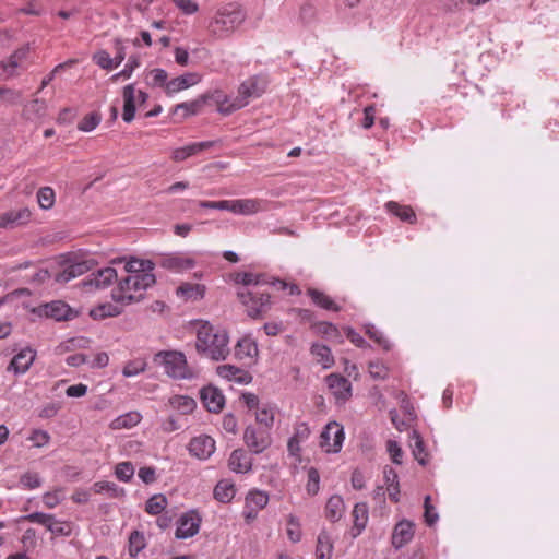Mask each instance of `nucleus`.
<instances>
[{
	"instance_id": "obj_1",
	"label": "nucleus",
	"mask_w": 559,
	"mask_h": 559,
	"mask_svg": "<svg viewBox=\"0 0 559 559\" xmlns=\"http://www.w3.org/2000/svg\"><path fill=\"white\" fill-rule=\"evenodd\" d=\"M229 337L225 330L202 323L197 332V352L212 360H225L229 355Z\"/></svg>"
},
{
	"instance_id": "obj_2",
	"label": "nucleus",
	"mask_w": 559,
	"mask_h": 559,
	"mask_svg": "<svg viewBox=\"0 0 559 559\" xmlns=\"http://www.w3.org/2000/svg\"><path fill=\"white\" fill-rule=\"evenodd\" d=\"M246 20L245 11L229 3L219 8L207 25L209 34L215 39L228 38Z\"/></svg>"
},
{
	"instance_id": "obj_3",
	"label": "nucleus",
	"mask_w": 559,
	"mask_h": 559,
	"mask_svg": "<svg viewBox=\"0 0 559 559\" xmlns=\"http://www.w3.org/2000/svg\"><path fill=\"white\" fill-rule=\"evenodd\" d=\"M155 282L154 274L128 275L118 282L117 288L112 290V299L123 306L139 302L143 299L144 292Z\"/></svg>"
},
{
	"instance_id": "obj_4",
	"label": "nucleus",
	"mask_w": 559,
	"mask_h": 559,
	"mask_svg": "<svg viewBox=\"0 0 559 559\" xmlns=\"http://www.w3.org/2000/svg\"><path fill=\"white\" fill-rule=\"evenodd\" d=\"M267 81L260 76L253 75L243 81L238 87V95L231 102V108L225 111H236L246 107L250 99L260 97L266 90Z\"/></svg>"
},
{
	"instance_id": "obj_5",
	"label": "nucleus",
	"mask_w": 559,
	"mask_h": 559,
	"mask_svg": "<svg viewBox=\"0 0 559 559\" xmlns=\"http://www.w3.org/2000/svg\"><path fill=\"white\" fill-rule=\"evenodd\" d=\"M238 297L246 307L248 316L251 318L262 316L271 306L270 293L262 287L245 288L239 290Z\"/></svg>"
},
{
	"instance_id": "obj_6",
	"label": "nucleus",
	"mask_w": 559,
	"mask_h": 559,
	"mask_svg": "<svg viewBox=\"0 0 559 559\" xmlns=\"http://www.w3.org/2000/svg\"><path fill=\"white\" fill-rule=\"evenodd\" d=\"M163 358L165 373L174 379H190L193 372L187 364L186 356L180 352H164L157 355Z\"/></svg>"
},
{
	"instance_id": "obj_7",
	"label": "nucleus",
	"mask_w": 559,
	"mask_h": 559,
	"mask_svg": "<svg viewBox=\"0 0 559 559\" xmlns=\"http://www.w3.org/2000/svg\"><path fill=\"white\" fill-rule=\"evenodd\" d=\"M243 441L252 453L260 454L271 445L272 438L267 429L249 426L245 430Z\"/></svg>"
},
{
	"instance_id": "obj_8",
	"label": "nucleus",
	"mask_w": 559,
	"mask_h": 559,
	"mask_svg": "<svg viewBox=\"0 0 559 559\" xmlns=\"http://www.w3.org/2000/svg\"><path fill=\"white\" fill-rule=\"evenodd\" d=\"M344 440L343 427L337 423L325 426L320 436V447L328 453L338 452Z\"/></svg>"
},
{
	"instance_id": "obj_9",
	"label": "nucleus",
	"mask_w": 559,
	"mask_h": 559,
	"mask_svg": "<svg viewBox=\"0 0 559 559\" xmlns=\"http://www.w3.org/2000/svg\"><path fill=\"white\" fill-rule=\"evenodd\" d=\"M201 522V515L194 510L181 514L175 533L176 537L186 539L197 535L200 531Z\"/></svg>"
},
{
	"instance_id": "obj_10",
	"label": "nucleus",
	"mask_w": 559,
	"mask_h": 559,
	"mask_svg": "<svg viewBox=\"0 0 559 559\" xmlns=\"http://www.w3.org/2000/svg\"><path fill=\"white\" fill-rule=\"evenodd\" d=\"M325 382L337 401L344 403L352 396V384L345 377L338 373H331L326 376Z\"/></svg>"
},
{
	"instance_id": "obj_11",
	"label": "nucleus",
	"mask_w": 559,
	"mask_h": 559,
	"mask_svg": "<svg viewBox=\"0 0 559 559\" xmlns=\"http://www.w3.org/2000/svg\"><path fill=\"white\" fill-rule=\"evenodd\" d=\"M117 280V271L114 267H105L94 272L90 277L82 282L84 288L104 289Z\"/></svg>"
},
{
	"instance_id": "obj_12",
	"label": "nucleus",
	"mask_w": 559,
	"mask_h": 559,
	"mask_svg": "<svg viewBox=\"0 0 559 559\" xmlns=\"http://www.w3.org/2000/svg\"><path fill=\"white\" fill-rule=\"evenodd\" d=\"M214 451L215 440L206 435L195 437L189 443L190 454L201 460L209 459Z\"/></svg>"
},
{
	"instance_id": "obj_13",
	"label": "nucleus",
	"mask_w": 559,
	"mask_h": 559,
	"mask_svg": "<svg viewBox=\"0 0 559 559\" xmlns=\"http://www.w3.org/2000/svg\"><path fill=\"white\" fill-rule=\"evenodd\" d=\"M200 397L205 408L211 413H219L225 405V397L216 386H205L200 392Z\"/></svg>"
},
{
	"instance_id": "obj_14",
	"label": "nucleus",
	"mask_w": 559,
	"mask_h": 559,
	"mask_svg": "<svg viewBox=\"0 0 559 559\" xmlns=\"http://www.w3.org/2000/svg\"><path fill=\"white\" fill-rule=\"evenodd\" d=\"M414 524L408 520L400 521L393 528L391 543L395 549L408 544L414 537Z\"/></svg>"
},
{
	"instance_id": "obj_15",
	"label": "nucleus",
	"mask_w": 559,
	"mask_h": 559,
	"mask_svg": "<svg viewBox=\"0 0 559 559\" xmlns=\"http://www.w3.org/2000/svg\"><path fill=\"white\" fill-rule=\"evenodd\" d=\"M35 358L36 352L34 349L31 347L23 348L12 358L7 371H13L15 374H23L31 368Z\"/></svg>"
},
{
	"instance_id": "obj_16",
	"label": "nucleus",
	"mask_w": 559,
	"mask_h": 559,
	"mask_svg": "<svg viewBox=\"0 0 559 559\" xmlns=\"http://www.w3.org/2000/svg\"><path fill=\"white\" fill-rule=\"evenodd\" d=\"M160 265L169 271L182 272L194 267L195 261L188 255L175 253L164 257L160 261Z\"/></svg>"
},
{
	"instance_id": "obj_17",
	"label": "nucleus",
	"mask_w": 559,
	"mask_h": 559,
	"mask_svg": "<svg viewBox=\"0 0 559 559\" xmlns=\"http://www.w3.org/2000/svg\"><path fill=\"white\" fill-rule=\"evenodd\" d=\"M31 219V211L27 207L12 210L0 214V228H13L26 224Z\"/></svg>"
},
{
	"instance_id": "obj_18",
	"label": "nucleus",
	"mask_w": 559,
	"mask_h": 559,
	"mask_svg": "<svg viewBox=\"0 0 559 559\" xmlns=\"http://www.w3.org/2000/svg\"><path fill=\"white\" fill-rule=\"evenodd\" d=\"M228 467L235 473H248L252 467V459L243 449H236L230 453Z\"/></svg>"
},
{
	"instance_id": "obj_19",
	"label": "nucleus",
	"mask_w": 559,
	"mask_h": 559,
	"mask_svg": "<svg viewBox=\"0 0 559 559\" xmlns=\"http://www.w3.org/2000/svg\"><path fill=\"white\" fill-rule=\"evenodd\" d=\"M201 81V75L195 72L186 73L177 76L166 84V93L173 94L186 90L190 86L198 84Z\"/></svg>"
},
{
	"instance_id": "obj_20",
	"label": "nucleus",
	"mask_w": 559,
	"mask_h": 559,
	"mask_svg": "<svg viewBox=\"0 0 559 559\" xmlns=\"http://www.w3.org/2000/svg\"><path fill=\"white\" fill-rule=\"evenodd\" d=\"M214 145L213 141H204L199 143H192L183 147H179L173 151L171 159L175 162H182L187 158L201 153L202 151L209 150Z\"/></svg>"
},
{
	"instance_id": "obj_21",
	"label": "nucleus",
	"mask_w": 559,
	"mask_h": 559,
	"mask_svg": "<svg viewBox=\"0 0 559 559\" xmlns=\"http://www.w3.org/2000/svg\"><path fill=\"white\" fill-rule=\"evenodd\" d=\"M265 202L258 199H238L234 200L233 213L240 215H252L264 211Z\"/></svg>"
},
{
	"instance_id": "obj_22",
	"label": "nucleus",
	"mask_w": 559,
	"mask_h": 559,
	"mask_svg": "<svg viewBox=\"0 0 559 559\" xmlns=\"http://www.w3.org/2000/svg\"><path fill=\"white\" fill-rule=\"evenodd\" d=\"M216 372L219 377L224 379L235 380L236 382L242 384H248L252 380V377L249 372L233 365L218 366Z\"/></svg>"
},
{
	"instance_id": "obj_23",
	"label": "nucleus",
	"mask_w": 559,
	"mask_h": 559,
	"mask_svg": "<svg viewBox=\"0 0 559 559\" xmlns=\"http://www.w3.org/2000/svg\"><path fill=\"white\" fill-rule=\"evenodd\" d=\"M90 271V265L86 261L75 262L67 265L61 272L56 274L55 281L57 283H68L69 281L79 277Z\"/></svg>"
},
{
	"instance_id": "obj_24",
	"label": "nucleus",
	"mask_w": 559,
	"mask_h": 559,
	"mask_svg": "<svg viewBox=\"0 0 559 559\" xmlns=\"http://www.w3.org/2000/svg\"><path fill=\"white\" fill-rule=\"evenodd\" d=\"M47 112V103L45 99L34 98L24 105L22 116L29 121L43 119Z\"/></svg>"
},
{
	"instance_id": "obj_25",
	"label": "nucleus",
	"mask_w": 559,
	"mask_h": 559,
	"mask_svg": "<svg viewBox=\"0 0 559 559\" xmlns=\"http://www.w3.org/2000/svg\"><path fill=\"white\" fill-rule=\"evenodd\" d=\"M122 97H123L122 119H123V121L129 123L134 119V115H135L136 97H135L134 84H128L123 87Z\"/></svg>"
},
{
	"instance_id": "obj_26",
	"label": "nucleus",
	"mask_w": 559,
	"mask_h": 559,
	"mask_svg": "<svg viewBox=\"0 0 559 559\" xmlns=\"http://www.w3.org/2000/svg\"><path fill=\"white\" fill-rule=\"evenodd\" d=\"M258 354V345L250 336H243L238 340L235 346V356L237 359H254Z\"/></svg>"
},
{
	"instance_id": "obj_27",
	"label": "nucleus",
	"mask_w": 559,
	"mask_h": 559,
	"mask_svg": "<svg viewBox=\"0 0 559 559\" xmlns=\"http://www.w3.org/2000/svg\"><path fill=\"white\" fill-rule=\"evenodd\" d=\"M334 550V544L328 531L322 530L317 538L316 559H331Z\"/></svg>"
},
{
	"instance_id": "obj_28",
	"label": "nucleus",
	"mask_w": 559,
	"mask_h": 559,
	"mask_svg": "<svg viewBox=\"0 0 559 559\" xmlns=\"http://www.w3.org/2000/svg\"><path fill=\"white\" fill-rule=\"evenodd\" d=\"M345 512V503L341 496L334 495L329 498L325 506V516L331 522H337Z\"/></svg>"
},
{
	"instance_id": "obj_29",
	"label": "nucleus",
	"mask_w": 559,
	"mask_h": 559,
	"mask_svg": "<svg viewBox=\"0 0 559 559\" xmlns=\"http://www.w3.org/2000/svg\"><path fill=\"white\" fill-rule=\"evenodd\" d=\"M154 266L151 260L130 258L124 264V270L128 275L153 274Z\"/></svg>"
},
{
	"instance_id": "obj_30",
	"label": "nucleus",
	"mask_w": 559,
	"mask_h": 559,
	"mask_svg": "<svg viewBox=\"0 0 559 559\" xmlns=\"http://www.w3.org/2000/svg\"><path fill=\"white\" fill-rule=\"evenodd\" d=\"M202 98H204V105L212 100L217 105V111L222 115H230L233 111H224L226 109L231 108V102L229 100L228 96L224 94L221 90H215L209 93H205L201 95Z\"/></svg>"
},
{
	"instance_id": "obj_31",
	"label": "nucleus",
	"mask_w": 559,
	"mask_h": 559,
	"mask_svg": "<svg viewBox=\"0 0 559 559\" xmlns=\"http://www.w3.org/2000/svg\"><path fill=\"white\" fill-rule=\"evenodd\" d=\"M176 293L185 300H199L203 298L205 287L200 284L183 283L177 287Z\"/></svg>"
},
{
	"instance_id": "obj_32",
	"label": "nucleus",
	"mask_w": 559,
	"mask_h": 559,
	"mask_svg": "<svg viewBox=\"0 0 559 559\" xmlns=\"http://www.w3.org/2000/svg\"><path fill=\"white\" fill-rule=\"evenodd\" d=\"M386 210L393 215L397 216L401 221L409 224L416 223V214L409 205H401L397 202L389 201L385 204Z\"/></svg>"
},
{
	"instance_id": "obj_33",
	"label": "nucleus",
	"mask_w": 559,
	"mask_h": 559,
	"mask_svg": "<svg viewBox=\"0 0 559 559\" xmlns=\"http://www.w3.org/2000/svg\"><path fill=\"white\" fill-rule=\"evenodd\" d=\"M354 518V530L356 533L353 534L357 537L366 527L369 519L368 506L365 502L356 503L353 510Z\"/></svg>"
},
{
	"instance_id": "obj_34",
	"label": "nucleus",
	"mask_w": 559,
	"mask_h": 559,
	"mask_svg": "<svg viewBox=\"0 0 559 559\" xmlns=\"http://www.w3.org/2000/svg\"><path fill=\"white\" fill-rule=\"evenodd\" d=\"M142 419V416L138 412H129L118 416L110 423V428L114 430L130 429L136 426Z\"/></svg>"
},
{
	"instance_id": "obj_35",
	"label": "nucleus",
	"mask_w": 559,
	"mask_h": 559,
	"mask_svg": "<svg viewBox=\"0 0 559 559\" xmlns=\"http://www.w3.org/2000/svg\"><path fill=\"white\" fill-rule=\"evenodd\" d=\"M123 311L122 307L110 302L99 305L90 311L94 320H104L106 318L117 317Z\"/></svg>"
},
{
	"instance_id": "obj_36",
	"label": "nucleus",
	"mask_w": 559,
	"mask_h": 559,
	"mask_svg": "<svg viewBox=\"0 0 559 559\" xmlns=\"http://www.w3.org/2000/svg\"><path fill=\"white\" fill-rule=\"evenodd\" d=\"M235 486L229 480H219L214 488V498L223 503H228L235 497Z\"/></svg>"
},
{
	"instance_id": "obj_37",
	"label": "nucleus",
	"mask_w": 559,
	"mask_h": 559,
	"mask_svg": "<svg viewBox=\"0 0 559 559\" xmlns=\"http://www.w3.org/2000/svg\"><path fill=\"white\" fill-rule=\"evenodd\" d=\"M71 314L70 307L63 301H52L46 305V316L56 321L68 320Z\"/></svg>"
},
{
	"instance_id": "obj_38",
	"label": "nucleus",
	"mask_w": 559,
	"mask_h": 559,
	"mask_svg": "<svg viewBox=\"0 0 559 559\" xmlns=\"http://www.w3.org/2000/svg\"><path fill=\"white\" fill-rule=\"evenodd\" d=\"M310 352L316 357L317 362L321 364L323 368L328 369L333 366L334 358L328 346L323 344H313Z\"/></svg>"
},
{
	"instance_id": "obj_39",
	"label": "nucleus",
	"mask_w": 559,
	"mask_h": 559,
	"mask_svg": "<svg viewBox=\"0 0 559 559\" xmlns=\"http://www.w3.org/2000/svg\"><path fill=\"white\" fill-rule=\"evenodd\" d=\"M204 106V98L201 96L197 99L188 103H181L175 106L174 114L177 115L179 112H182V118H187L189 116L197 115L201 111V109Z\"/></svg>"
},
{
	"instance_id": "obj_40",
	"label": "nucleus",
	"mask_w": 559,
	"mask_h": 559,
	"mask_svg": "<svg viewBox=\"0 0 559 559\" xmlns=\"http://www.w3.org/2000/svg\"><path fill=\"white\" fill-rule=\"evenodd\" d=\"M308 295L310 296L311 300L319 307L332 310V311H340L341 307H338L330 296L324 294L323 292H320L318 289H309Z\"/></svg>"
},
{
	"instance_id": "obj_41",
	"label": "nucleus",
	"mask_w": 559,
	"mask_h": 559,
	"mask_svg": "<svg viewBox=\"0 0 559 559\" xmlns=\"http://www.w3.org/2000/svg\"><path fill=\"white\" fill-rule=\"evenodd\" d=\"M269 502V496L263 491H251L246 498V508L258 512L262 510Z\"/></svg>"
},
{
	"instance_id": "obj_42",
	"label": "nucleus",
	"mask_w": 559,
	"mask_h": 559,
	"mask_svg": "<svg viewBox=\"0 0 559 559\" xmlns=\"http://www.w3.org/2000/svg\"><path fill=\"white\" fill-rule=\"evenodd\" d=\"M169 405L181 414H189L195 407V401L185 395H175L169 399Z\"/></svg>"
},
{
	"instance_id": "obj_43",
	"label": "nucleus",
	"mask_w": 559,
	"mask_h": 559,
	"mask_svg": "<svg viewBox=\"0 0 559 559\" xmlns=\"http://www.w3.org/2000/svg\"><path fill=\"white\" fill-rule=\"evenodd\" d=\"M167 504V498L163 493H156L146 501L145 511L151 515H158L166 509Z\"/></svg>"
},
{
	"instance_id": "obj_44",
	"label": "nucleus",
	"mask_w": 559,
	"mask_h": 559,
	"mask_svg": "<svg viewBox=\"0 0 559 559\" xmlns=\"http://www.w3.org/2000/svg\"><path fill=\"white\" fill-rule=\"evenodd\" d=\"M93 490L96 493L107 492L110 498H119L124 495V490L119 488L115 483L111 481H97L93 485Z\"/></svg>"
},
{
	"instance_id": "obj_45",
	"label": "nucleus",
	"mask_w": 559,
	"mask_h": 559,
	"mask_svg": "<svg viewBox=\"0 0 559 559\" xmlns=\"http://www.w3.org/2000/svg\"><path fill=\"white\" fill-rule=\"evenodd\" d=\"M237 283H241L247 288L262 287L266 284L263 277L259 274L253 273H240L236 277Z\"/></svg>"
},
{
	"instance_id": "obj_46",
	"label": "nucleus",
	"mask_w": 559,
	"mask_h": 559,
	"mask_svg": "<svg viewBox=\"0 0 559 559\" xmlns=\"http://www.w3.org/2000/svg\"><path fill=\"white\" fill-rule=\"evenodd\" d=\"M55 191L50 187H43L37 192V201L43 210H49L55 204Z\"/></svg>"
},
{
	"instance_id": "obj_47",
	"label": "nucleus",
	"mask_w": 559,
	"mask_h": 559,
	"mask_svg": "<svg viewBox=\"0 0 559 559\" xmlns=\"http://www.w3.org/2000/svg\"><path fill=\"white\" fill-rule=\"evenodd\" d=\"M139 67H140L139 57L131 56L128 59V62L126 63L124 68L120 72H118L111 76V81L117 82L121 78L129 79L132 75L133 71Z\"/></svg>"
},
{
	"instance_id": "obj_48",
	"label": "nucleus",
	"mask_w": 559,
	"mask_h": 559,
	"mask_svg": "<svg viewBox=\"0 0 559 559\" xmlns=\"http://www.w3.org/2000/svg\"><path fill=\"white\" fill-rule=\"evenodd\" d=\"M100 120L102 117L99 114L91 112L81 120L78 124V129L82 132H91L99 124Z\"/></svg>"
},
{
	"instance_id": "obj_49",
	"label": "nucleus",
	"mask_w": 559,
	"mask_h": 559,
	"mask_svg": "<svg viewBox=\"0 0 559 559\" xmlns=\"http://www.w3.org/2000/svg\"><path fill=\"white\" fill-rule=\"evenodd\" d=\"M368 369L374 380H384L389 376V368L380 360L370 361Z\"/></svg>"
},
{
	"instance_id": "obj_50",
	"label": "nucleus",
	"mask_w": 559,
	"mask_h": 559,
	"mask_svg": "<svg viewBox=\"0 0 559 559\" xmlns=\"http://www.w3.org/2000/svg\"><path fill=\"white\" fill-rule=\"evenodd\" d=\"M94 62L104 70L117 68L114 58L106 50H99L93 56Z\"/></svg>"
},
{
	"instance_id": "obj_51",
	"label": "nucleus",
	"mask_w": 559,
	"mask_h": 559,
	"mask_svg": "<svg viewBox=\"0 0 559 559\" xmlns=\"http://www.w3.org/2000/svg\"><path fill=\"white\" fill-rule=\"evenodd\" d=\"M145 547L144 536L138 531L131 533L129 537V552L132 557L136 556Z\"/></svg>"
},
{
	"instance_id": "obj_52",
	"label": "nucleus",
	"mask_w": 559,
	"mask_h": 559,
	"mask_svg": "<svg viewBox=\"0 0 559 559\" xmlns=\"http://www.w3.org/2000/svg\"><path fill=\"white\" fill-rule=\"evenodd\" d=\"M413 438H414L413 454L420 465H426L427 464V453L425 452L424 442H423L420 436L416 431L413 432Z\"/></svg>"
},
{
	"instance_id": "obj_53",
	"label": "nucleus",
	"mask_w": 559,
	"mask_h": 559,
	"mask_svg": "<svg viewBox=\"0 0 559 559\" xmlns=\"http://www.w3.org/2000/svg\"><path fill=\"white\" fill-rule=\"evenodd\" d=\"M308 481H307V492L310 496H314L319 491V485H320V475L317 468L310 467L307 472Z\"/></svg>"
},
{
	"instance_id": "obj_54",
	"label": "nucleus",
	"mask_w": 559,
	"mask_h": 559,
	"mask_svg": "<svg viewBox=\"0 0 559 559\" xmlns=\"http://www.w3.org/2000/svg\"><path fill=\"white\" fill-rule=\"evenodd\" d=\"M115 475L121 481H129L134 475V467L132 463L121 462L117 464Z\"/></svg>"
},
{
	"instance_id": "obj_55",
	"label": "nucleus",
	"mask_w": 559,
	"mask_h": 559,
	"mask_svg": "<svg viewBox=\"0 0 559 559\" xmlns=\"http://www.w3.org/2000/svg\"><path fill=\"white\" fill-rule=\"evenodd\" d=\"M255 419L264 429L270 430L274 423V412L272 408L262 407L257 412Z\"/></svg>"
},
{
	"instance_id": "obj_56",
	"label": "nucleus",
	"mask_w": 559,
	"mask_h": 559,
	"mask_svg": "<svg viewBox=\"0 0 559 559\" xmlns=\"http://www.w3.org/2000/svg\"><path fill=\"white\" fill-rule=\"evenodd\" d=\"M366 333L370 338L377 342L384 350L391 349L390 342L382 335V333L374 325H368L366 328Z\"/></svg>"
},
{
	"instance_id": "obj_57",
	"label": "nucleus",
	"mask_w": 559,
	"mask_h": 559,
	"mask_svg": "<svg viewBox=\"0 0 559 559\" xmlns=\"http://www.w3.org/2000/svg\"><path fill=\"white\" fill-rule=\"evenodd\" d=\"M20 483L26 489H35L41 485L39 475L32 472L23 474L20 478Z\"/></svg>"
},
{
	"instance_id": "obj_58",
	"label": "nucleus",
	"mask_w": 559,
	"mask_h": 559,
	"mask_svg": "<svg viewBox=\"0 0 559 559\" xmlns=\"http://www.w3.org/2000/svg\"><path fill=\"white\" fill-rule=\"evenodd\" d=\"M0 98L8 105H15L21 100L22 92L2 87L0 92Z\"/></svg>"
},
{
	"instance_id": "obj_59",
	"label": "nucleus",
	"mask_w": 559,
	"mask_h": 559,
	"mask_svg": "<svg viewBox=\"0 0 559 559\" xmlns=\"http://www.w3.org/2000/svg\"><path fill=\"white\" fill-rule=\"evenodd\" d=\"M424 508H425V513H424L425 522L427 523L428 526H432L438 521L439 515L436 512L435 507L430 503V496H426L425 502H424Z\"/></svg>"
},
{
	"instance_id": "obj_60",
	"label": "nucleus",
	"mask_w": 559,
	"mask_h": 559,
	"mask_svg": "<svg viewBox=\"0 0 559 559\" xmlns=\"http://www.w3.org/2000/svg\"><path fill=\"white\" fill-rule=\"evenodd\" d=\"M26 520L29 522H33V523L41 524V525L46 526V528L49 531V525L52 524L55 518L51 514L34 512V513L28 514L26 516Z\"/></svg>"
},
{
	"instance_id": "obj_61",
	"label": "nucleus",
	"mask_w": 559,
	"mask_h": 559,
	"mask_svg": "<svg viewBox=\"0 0 559 559\" xmlns=\"http://www.w3.org/2000/svg\"><path fill=\"white\" fill-rule=\"evenodd\" d=\"M49 532L56 536H69L72 527L70 523L53 520L52 524L49 525Z\"/></svg>"
},
{
	"instance_id": "obj_62",
	"label": "nucleus",
	"mask_w": 559,
	"mask_h": 559,
	"mask_svg": "<svg viewBox=\"0 0 559 559\" xmlns=\"http://www.w3.org/2000/svg\"><path fill=\"white\" fill-rule=\"evenodd\" d=\"M287 535L293 543H297L301 538L300 525L294 516H290L288 520Z\"/></svg>"
},
{
	"instance_id": "obj_63",
	"label": "nucleus",
	"mask_w": 559,
	"mask_h": 559,
	"mask_svg": "<svg viewBox=\"0 0 559 559\" xmlns=\"http://www.w3.org/2000/svg\"><path fill=\"white\" fill-rule=\"evenodd\" d=\"M175 5L181 10L185 14H193L198 12L199 5L193 0H171Z\"/></svg>"
},
{
	"instance_id": "obj_64",
	"label": "nucleus",
	"mask_w": 559,
	"mask_h": 559,
	"mask_svg": "<svg viewBox=\"0 0 559 559\" xmlns=\"http://www.w3.org/2000/svg\"><path fill=\"white\" fill-rule=\"evenodd\" d=\"M152 76L151 84L154 86H166L168 74L163 69H154L150 72Z\"/></svg>"
}]
</instances>
